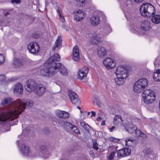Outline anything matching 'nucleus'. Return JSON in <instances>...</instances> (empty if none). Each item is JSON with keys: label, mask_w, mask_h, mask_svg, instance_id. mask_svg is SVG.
Listing matches in <instances>:
<instances>
[{"label": "nucleus", "mask_w": 160, "mask_h": 160, "mask_svg": "<svg viewBox=\"0 0 160 160\" xmlns=\"http://www.w3.org/2000/svg\"><path fill=\"white\" fill-rule=\"evenodd\" d=\"M62 28L67 31H69L70 29V28L68 25L63 24V25Z\"/></svg>", "instance_id": "48"}, {"label": "nucleus", "mask_w": 160, "mask_h": 160, "mask_svg": "<svg viewBox=\"0 0 160 160\" xmlns=\"http://www.w3.org/2000/svg\"><path fill=\"white\" fill-rule=\"evenodd\" d=\"M125 128L127 131L131 133H134L136 129V126L132 122L125 125Z\"/></svg>", "instance_id": "24"}, {"label": "nucleus", "mask_w": 160, "mask_h": 160, "mask_svg": "<svg viewBox=\"0 0 160 160\" xmlns=\"http://www.w3.org/2000/svg\"><path fill=\"white\" fill-rule=\"evenodd\" d=\"M21 154L24 156L28 158H33L40 156L45 158H47L50 156V153L48 148L45 145L39 146L38 151L30 149L29 147L23 144L20 148Z\"/></svg>", "instance_id": "2"}, {"label": "nucleus", "mask_w": 160, "mask_h": 160, "mask_svg": "<svg viewBox=\"0 0 160 160\" xmlns=\"http://www.w3.org/2000/svg\"><path fill=\"white\" fill-rule=\"evenodd\" d=\"M66 122L61 119H59L57 121L58 123L61 127H64Z\"/></svg>", "instance_id": "38"}, {"label": "nucleus", "mask_w": 160, "mask_h": 160, "mask_svg": "<svg viewBox=\"0 0 160 160\" xmlns=\"http://www.w3.org/2000/svg\"><path fill=\"white\" fill-rule=\"evenodd\" d=\"M151 21L153 23L158 24L160 23V15H156L153 16Z\"/></svg>", "instance_id": "30"}, {"label": "nucleus", "mask_w": 160, "mask_h": 160, "mask_svg": "<svg viewBox=\"0 0 160 160\" xmlns=\"http://www.w3.org/2000/svg\"><path fill=\"white\" fill-rule=\"evenodd\" d=\"M116 76L117 78L115 79V83L119 85L123 84L126 78H122L121 76H120V77H119L118 76Z\"/></svg>", "instance_id": "29"}, {"label": "nucleus", "mask_w": 160, "mask_h": 160, "mask_svg": "<svg viewBox=\"0 0 160 160\" xmlns=\"http://www.w3.org/2000/svg\"><path fill=\"white\" fill-rule=\"evenodd\" d=\"M126 17V18L127 19V20H130V19H129V17Z\"/></svg>", "instance_id": "61"}, {"label": "nucleus", "mask_w": 160, "mask_h": 160, "mask_svg": "<svg viewBox=\"0 0 160 160\" xmlns=\"http://www.w3.org/2000/svg\"><path fill=\"white\" fill-rule=\"evenodd\" d=\"M142 100L147 104L153 103L156 99V93L150 89L145 90L142 94Z\"/></svg>", "instance_id": "5"}, {"label": "nucleus", "mask_w": 160, "mask_h": 160, "mask_svg": "<svg viewBox=\"0 0 160 160\" xmlns=\"http://www.w3.org/2000/svg\"><path fill=\"white\" fill-rule=\"evenodd\" d=\"M77 4L78 6L82 7L86 4L85 0H76Z\"/></svg>", "instance_id": "33"}, {"label": "nucleus", "mask_w": 160, "mask_h": 160, "mask_svg": "<svg viewBox=\"0 0 160 160\" xmlns=\"http://www.w3.org/2000/svg\"><path fill=\"white\" fill-rule=\"evenodd\" d=\"M97 99L96 98H95V99H93V102H97Z\"/></svg>", "instance_id": "59"}, {"label": "nucleus", "mask_w": 160, "mask_h": 160, "mask_svg": "<svg viewBox=\"0 0 160 160\" xmlns=\"http://www.w3.org/2000/svg\"><path fill=\"white\" fill-rule=\"evenodd\" d=\"M38 84L34 80L30 79L28 80L25 86V89L26 91L28 92H32L34 91Z\"/></svg>", "instance_id": "10"}, {"label": "nucleus", "mask_w": 160, "mask_h": 160, "mask_svg": "<svg viewBox=\"0 0 160 160\" xmlns=\"http://www.w3.org/2000/svg\"><path fill=\"white\" fill-rule=\"evenodd\" d=\"M59 17L61 21L62 22H65V19L63 16H62L61 13H59Z\"/></svg>", "instance_id": "46"}, {"label": "nucleus", "mask_w": 160, "mask_h": 160, "mask_svg": "<svg viewBox=\"0 0 160 160\" xmlns=\"http://www.w3.org/2000/svg\"><path fill=\"white\" fill-rule=\"evenodd\" d=\"M68 155H64L61 159V160H68Z\"/></svg>", "instance_id": "49"}, {"label": "nucleus", "mask_w": 160, "mask_h": 160, "mask_svg": "<svg viewBox=\"0 0 160 160\" xmlns=\"http://www.w3.org/2000/svg\"><path fill=\"white\" fill-rule=\"evenodd\" d=\"M90 114V112H88V113H87V114L88 115H89Z\"/></svg>", "instance_id": "63"}, {"label": "nucleus", "mask_w": 160, "mask_h": 160, "mask_svg": "<svg viewBox=\"0 0 160 160\" xmlns=\"http://www.w3.org/2000/svg\"><path fill=\"white\" fill-rule=\"evenodd\" d=\"M46 88L42 85L38 84L34 92L37 96L40 97L43 94Z\"/></svg>", "instance_id": "18"}, {"label": "nucleus", "mask_w": 160, "mask_h": 160, "mask_svg": "<svg viewBox=\"0 0 160 160\" xmlns=\"http://www.w3.org/2000/svg\"><path fill=\"white\" fill-rule=\"evenodd\" d=\"M80 125L81 126L83 127L86 130L88 129V127L89 126L83 121L80 122Z\"/></svg>", "instance_id": "35"}, {"label": "nucleus", "mask_w": 160, "mask_h": 160, "mask_svg": "<svg viewBox=\"0 0 160 160\" xmlns=\"http://www.w3.org/2000/svg\"><path fill=\"white\" fill-rule=\"evenodd\" d=\"M125 4L128 8H131L132 6V1L130 0H127L126 2H125Z\"/></svg>", "instance_id": "40"}, {"label": "nucleus", "mask_w": 160, "mask_h": 160, "mask_svg": "<svg viewBox=\"0 0 160 160\" xmlns=\"http://www.w3.org/2000/svg\"><path fill=\"white\" fill-rule=\"evenodd\" d=\"M60 9L58 8V9L57 10V12L59 14V13H60Z\"/></svg>", "instance_id": "55"}, {"label": "nucleus", "mask_w": 160, "mask_h": 160, "mask_svg": "<svg viewBox=\"0 0 160 160\" xmlns=\"http://www.w3.org/2000/svg\"><path fill=\"white\" fill-rule=\"evenodd\" d=\"M22 65V62L21 60L17 58H15L13 59V65L15 68H17L21 66Z\"/></svg>", "instance_id": "27"}, {"label": "nucleus", "mask_w": 160, "mask_h": 160, "mask_svg": "<svg viewBox=\"0 0 160 160\" xmlns=\"http://www.w3.org/2000/svg\"><path fill=\"white\" fill-rule=\"evenodd\" d=\"M72 58V59L75 61H78L80 58L79 50L77 46H75L73 48Z\"/></svg>", "instance_id": "20"}, {"label": "nucleus", "mask_w": 160, "mask_h": 160, "mask_svg": "<svg viewBox=\"0 0 160 160\" xmlns=\"http://www.w3.org/2000/svg\"><path fill=\"white\" fill-rule=\"evenodd\" d=\"M116 152L114 151H112L107 156L108 160H112L115 156Z\"/></svg>", "instance_id": "34"}, {"label": "nucleus", "mask_w": 160, "mask_h": 160, "mask_svg": "<svg viewBox=\"0 0 160 160\" xmlns=\"http://www.w3.org/2000/svg\"><path fill=\"white\" fill-rule=\"evenodd\" d=\"M100 15H94L92 16L90 19L91 24L93 26H96L98 25L100 21L99 17Z\"/></svg>", "instance_id": "21"}, {"label": "nucleus", "mask_w": 160, "mask_h": 160, "mask_svg": "<svg viewBox=\"0 0 160 160\" xmlns=\"http://www.w3.org/2000/svg\"><path fill=\"white\" fill-rule=\"evenodd\" d=\"M103 32L97 31L94 32L91 37V43L92 44H97L100 41L101 38L109 34L112 30L108 24H105L104 26Z\"/></svg>", "instance_id": "3"}, {"label": "nucleus", "mask_w": 160, "mask_h": 160, "mask_svg": "<svg viewBox=\"0 0 160 160\" xmlns=\"http://www.w3.org/2000/svg\"><path fill=\"white\" fill-rule=\"evenodd\" d=\"M131 152V150L128 148H123L117 151L118 157H123L129 155Z\"/></svg>", "instance_id": "17"}, {"label": "nucleus", "mask_w": 160, "mask_h": 160, "mask_svg": "<svg viewBox=\"0 0 160 160\" xmlns=\"http://www.w3.org/2000/svg\"><path fill=\"white\" fill-rule=\"evenodd\" d=\"M6 79V77L4 75H0V82H2Z\"/></svg>", "instance_id": "45"}, {"label": "nucleus", "mask_w": 160, "mask_h": 160, "mask_svg": "<svg viewBox=\"0 0 160 160\" xmlns=\"http://www.w3.org/2000/svg\"><path fill=\"white\" fill-rule=\"evenodd\" d=\"M97 104H98V102H97Z\"/></svg>", "instance_id": "64"}, {"label": "nucleus", "mask_w": 160, "mask_h": 160, "mask_svg": "<svg viewBox=\"0 0 160 160\" xmlns=\"http://www.w3.org/2000/svg\"><path fill=\"white\" fill-rule=\"evenodd\" d=\"M55 64L54 63V64ZM54 67V71H55V74L59 72L61 75L63 76H65L68 74L67 69L61 63H58V64H56Z\"/></svg>", "instance_id": "14"}, {"label": "nucleus", "mask_w": 160, "mask_h": 160, "mask_svg": "<svg viewBox=\"0 0 160 160\" xmlns=\"http://www.w3.org/2000/svg\"><path fill=\"white\" fill-rule=\"evenodd\" d=\"M149 27V23L147 21H145L141 22L140 25L141 30L146 31L148 30Z\"/></svg>", "instance_id": "26"}, {"label": "nucleus", "mask_w": 160, "mask_h": 160, "mask_svg": "<svg viewBox=\"0 0 160 160\" xmlns=\"http://www.w3.org/2000/svg\"><path fill=\"white\" fill-rule=\"evenodd\" d=\"M144 0H133V1L136 3H139L142 2Z\"/></svg>", "instance_id": "51"}, {"label": "nucleus", "mask_w": 160, "mask_h": 160, "mask_svg": "<svg viewBox=\"0 0 160 160\" xmlns=\"http://www.w3.org/2000/svg\"><path fill=\"white\" fill-rule=\"evenodd\" d=\"M109 139L110 141L115 142H118L119 140V139L113 137H111L109 138Z\"/></svg>", "instance_id": "41"}, {"label": "nucleus", "mask_w": 160, "mask_h": 160, "mask_svg": "<svg viewBox=\"0 0 160 160\" xmlns=\"http://www.w3.org/2000/svg\"><path fill=\"white\" fill-rule=\"evenodd\" d=\"M153 77L155 81L160 82V69H157L153 72Z\"/></svg>", "instance_id": "28"}, {"label": "nucleus", "mask_w": 160, "mask_h": 160, "mask_svg": "<svg viewBox=\"0 0 160 160\" xmlns=\"http://www.w3.org/2000/svg\"><path fill=\"white\" fill-rule=\"evenodd\" d=\"M4 61V58L3 55L0 54V65L2 64Z\"/></svg>", "instance_id": "42"}, {"label": "nucleus", "mask_w": 160, "mask_h": 160, "mask_svg": "<svg viewBox=\"0 0 160 160\" xmlns=\"http://www.w3.org/2000/svg\"><path fill=\"white\" fill-rule=\"evenodd\" d=\"M77 108L79 109H81L80 107L79 106H78Z\"/></svg>", "instance_id": "62"}, {"label": "nucleus", "mask_w": 160, "mask_h": 160, "mask_svg": "<svg viewBox=\"0 0 160 160\" xmlns=\"http://www.w3.org/2000/svg\"><path fill=\"white\" fill-rule=\"evenodd\" d=\"M9 13L8 12H6L5 13V16H8V15H9Z\"/></svg>", "instance_id": "58"}, {"label": "nucleus", "mask_w": 160, "mask_h": 160, "mask_svg": "<svg viewBox=\"0 0 160 160\" xmlns=\"http://www.w3.org/2000/svg\"><path fill=\"white\" fill-rule=\"evenodd\" d=\"M89 154L91 157H94V154L92 150H91L89 152Z\"/></svg>", "instance_id": "52"}, {"label": "nucleus", "mask_w": 160, "mask_h": 160, "mask_svg": "<svg viewBox=\"0 0 160 160\" xmlns=\"http://www.w3.org/2000/svg\"><path fill=\"white\" fill-rule=\"evenodd\" d=\"M97 54L100 58H103L107 55V50L102 46H99L97 49Z\"/></svg>", "instance_id": "22"}, {"label": "nucleus", "mask_w": 160, "mask_h": 160, "mask_svg": "<svg viewBox=\"0 0 160 160\" xmlns=\"http://www.w3.org/2000/svg\"><path fill=\"white\" fill-rule=\"evenodd\" d=\"M91 113L92 114L91 116V117L95 116V114H96L95 112H94V111H91Z\"/></svg>", "instance_id": "54"}, {"label": "nucleus", "mask_w": 160, "mask_h": 160, "mask_svg": "<svg viewBox=\"0 0 160 160\" xmlns=\"http://www.w3.org/2000/svg\"><path fill=\"white\" fill-rule=\"evenodd\" d=\"M60 59V58L59 54L56 53L55 54L50 58L48 60H47L45 62V65H47L49 64V65H52V66L55 67V66H57L54 63L58 64V63L57 62L59 61Z\"/></svg>", "instance_id": "9"}, {"label": "nucleus", "mask_w": 160, "mask_h": 160, "mask_svg": "<svg viewBox=\"0 0 160 160\" xmlns=\"http://www.w3.org/2000/svg\"><path fill=\"white\" fill-rule=\"evenodd\" d=\"M68 93L71 101L73 104L77 105L80 103L78 96L75 92L68 90Z\"/></svg>", "instance_id": "12"}, {"label": "nucleus", "mask_w": 160, "mask_h": 160, "mask_svg": "<svg viewBox=\"0 0 160 160\" xmlns=\"http://www.w3.org/2000/svg\"><path fill=\"white\" fill-rule=\"evenodd\" d=\"M88 72V68L85 67L80 69L78 74V78L80 80L85 78Z\"/></svg>", "instance_id": "19"}, {"label": "nucleus", "mask_w": 160, "mask_h": 160, "mask_svg": "<svg viewBox=\"0 0 160 160\" xmlns=\"http://www.w3.org/2000/svg\"><path fill=\"white\" fill-rule=\"evenodd\" d=\"M134 132L135 133L137 136H139L142 134V132L141 131L139 130H137V128L136 130H135Z\"/></svg>", "instance_id": "44"}, {"label": "nucleus", "mask_w": 160, "mask_h": 160, "mask_svg": "<svg viewBox=\"0 0 160 160\" xmlns=\"http://www.w3.org/2000/svg\"><path fill=\"white\" fill-rule=\"evenodd\" d=\"M128 70L126 67L119 66L117 68L115 74L119 77L121 76L122 78H127L128 76Z\"/></svg>", "instance_id": "8"}, {"label": "nucleus", "mask_w": 160, "mask_h": 160, "mask_svg": "<svg viewBox=\"0 0 160 160\" xmlns=\"http://www.w3.org/2000/svg\"><path fill=\"white\" fill-rule=\"evenodd\" d=\"M139 29V26L137 23H133L131 26V30L134 33L138 32Z\"/></svg>", "instance_id": "31"}, {"label": "nucleus", "mask_w": 160, "mask_h": 160, "mask_svg": "<svg viewBox=\"0 0 160 160\" xmlns=\"http://www.w3.org/2000/svg\"><path fill=\"white\" fill-rule=\"evenodd\" d=\"M122 119L120 115H116L114 118L113 122L115 124H117L119 122H122Z\"/></svg>", "instance_id": "32"}, {"label": "nucleus", "mask_w": 160, "mask_h": 160, "mask_svg": "<svg viewBox=\"0 0 160 160\" xmlns=\"http://www.w3.org/2000/svg\"><path fill=\"white\" fill-rule=\"evenodd\" d=\"M55 114L57 117L64 119H68L69 116V114L68 112L59 109L55 110Z\"/></svg>", "instance_id": "16"}, {"label": "nucleus", "mask_w": 160, "mask_h": 160, "mask_svg": "<svg viewBox=\"0 0 160 160\" xmlns=\"http://www.w3.org/2000/svg\"><path fill=\"white\" fill-rule=\"evenodd\" d=\"M11 2L12 3H16L18 4L20 3V0H12Z\"/></svg>", "instance_id": "50"}, {"label": "nucleus", "mask_w": 160, "mask_h": 160, "mask_svg": "<svg viewBox=\"0 0 160 160\" xmlns=\"http://www.w3.org/2000/svg\"><path fill=\"white\" fill-rule=\"evenodd\" d=\"M74 19L78 21H81L84 16V12L80 9H77L73 12Z\"/></svg>", "instance_id": "15"}, {"label": "nucleus", "mask_w": 160, "mask_h": 160, "mask_svg": "<svg viewBox=\"0 0 160 160\" xmlns=\"http://www.w3.org/2000/svg\"><path fill=\"white\" fill-rule=\"evenodd\" d=\"M72 126H73V124H72L69 122H66V124L64 127V128H70L71 127H72Z\"/></svg>", "instance_id": "43"}, {"label": "nucleus", "mask_w": 160, "mask_h": 160, "mask_svg": "<svg viewBox=\"0 0 160 160\" xmlns=\"http://www.w3.org/2000/svg\"><path fill=\"white\" fill-rule=\"evenodd\" d=\"M62 39L61 36L58 37L56 40L55 44L52 48V50L54 51L56 48H60L62 43Z\"/></svg>", "instance_id": "25"}, {"label": "nucleus", "mask_w": 160, "mask_h": 160, "mask_svg": "<svg viewBox=\"0 0 160 160\" xmlns=\"http://www.w3.org/2000/svg\"><path fill=\"white\" fill-rule=\"evenodd\" d=\"M92 141L93 142V148L98 150V144L97 142L95 140H93Z\"/></svg>", "instance_id": "39"}, {"label": "nucleus", "mask_w": 160, "mask_h": 160, "mask_svg": "<svg viewBox=\"0 0 160 160\" xmlns=\"http://www.w3.org/2000/svg\"><path fill=\"white\" fill-rule=\"evenodd\" d=\"M28 49L29 52L32 54H36L40 50L38 44L36 42H31L28 45Z\"/></svg>", "instance_id": "11"}, {"label": "nucleus", "mask_w": 160, "mask_h": 160, "mask_svg": "<svg viewBox=\"0 0 160 160\" xmlns=\"http://www.w3.org/2000/svg\"><path fill=\"white\" fill-rule=\"evenodd\" d=\"M88 156H82L79 158L78 160H87Z\"/></svg>", "instance_id": "47"}, {"label": "nucleus", "mask_w": 160, "mask_h": 160, "mask_svg": "<svg viewBox=\"0 0 160 160\" xmlns=\"http://www.w3.org/2000/svg\"><path fill=\"white\" fill-rule=\"evenodd\" d=\"M140 12L143 16L150 17L155 14V10L154 6L151 4L145 3L142 5Z\"/></svg>", "instance_id": "4"}, {"label": "nucleus", "mask_w": 160, "mask_h": 160, "mask_svg": "<svg viewBox=\"0 0 160 160\" xmlns=\"http://www.w3.org/2000/svg\"><path fill=\"white\" fill-rule=\"evenodd\" d=\"M115 128V127L114 126H112L111 128H109V131L110 132H112L113 131V130Z\"/></svg>", "instance_id": "53"}, {"label": "nucleus", "mask_w": 160, "mask_h": 160, "mask_svg": "<svg viewBox=\"0 0 160 160\" xmlns=\"http://www.w3.org/2000/svg\"><path fill=\"white\" fill-rule=\"evenodd\" d=\"M70 128L72 130L73 132L76 134H79V129H78L77 127L76 126L73 125V126H72Z\"/></svg>", "instance_id": "37"}, {"label": "nucleus", "mask_w": 160, "mask_h": 160, "mask_svg": "<svg viewBox=\"0 0 160 160\" xmlns=\"http://www.w3.org/2000/svg\"><path fill=\"white\" fill-rule=\"evenodd\" d=\"M103 63L105 67L108 69L114 68L116 64L114 60L110 58H105L103 60Z\"/></svg>", "instance_id": "13"}, {"label": "nucleus", "mask_w": 160, "mask_h": 160, "mask_svg": "<svg viewBox=\"0 0 160 160\" xmlns=\"http://www.w3.org/2000/svg\"><path fill=\"white\" fill-rule=\"evenodd\" d=\"M148 81L145 78L139 79L136 82L133 86V90L136 92L139 93L141 92L147 86Z\"/></svg>", "instance_id": "6"}, {"label": "nucleus", "mask_w": 160, "mask_h": 160, "mask_svg": "<svg viewBox=\"0 0 160 160\" xmlns=\"http://www.w3.org/2000/svg\"><path fill=\"white\" fill-rule=\"evenodd\" d=\"M157 58L156 59V60H155V62L154 63V65L155 66H156V61L157 60Z\"/></svg>", "instance_id": "60"}, {"label": "nucleus", "mask_w": 160, "mask_h": 160, "mask_svg": "<svg viewBox=\"0 0 160 160\" xmlns=\"http://www.w3.org/2000/svg\"><path fill=\"white\" fill-rule=\"evenodd\" d=\"M133 141V139H131L130 138H126L125 140L126 146H130L132 142Z\"/></svg>", "instance_id": "36"}, {"label": "nucleus", "mask_w": 160, "mask_h": 160, "mask_svg": "<svg viewBox=\"0 0 160 160\" xmlns=\"http://www.w3.org/2000/svg\"><path fill=\"white\" fill-rule=\"evenodd\" d=\"M23 90V86L20 83H16L13 88V91L15 93L19 94L22 93Z\"/></svg>", "instance_id": "23"}, {"label": "nucleus", "mask_w": 160, "mask_h": 160, "mask_svg": "<svg viewBox=\"0 0 160 160\" xmlns=\"http://www.w3.org/2000/svg\"><path fill=\"white\" fill-rule=\"evenodd\" d=\"M44 66L46 67L41 69L40 71L41 75L47 77H50L55 75V71H54V67L52 65H49V64L45 65V63Z\"/></svg>", "instance_id": "7"}, {"label": "nucleus", "mask_w": 160, "mask_h": 160, "mask_svg": "<svg viewBox=\"0 0 160 160\" xmlns=\"http://www.w3.org/2000/svg\"><path fill=\"white\" fill-rule=\"evenodd\" d=\"M102 120V118L101 117H99L97 118V120L98 121H101Z\"/></svg>", "instance_id": "56"}, {"label": "nucleus", "mask_w": 160, "mask_h": 160, "mask_svg": "<svg viewBox=\"0 0 160 160\" xmlns=\"http://www.w3.org/2000/svg\"><path fill=\"white\" fill-rule=\"evenodd\" d=\"M105 125V121H103L101 123V125L102 126H104Z\"/></svg>", "instance_id": "57"}, {"label": "nucleus", "mask_w": 160, "mask_h": 160, "mask_svg": "<svg viewBox=\"0 0 160 160\" xmlns=\"http://www.w3.org/2000/svg\"><path fill=\"white\" fill-rule=\"evenodd\" d=\"M33 103V101L29 99H17L14 101L10 98H5L1 102L2 107L0 108V121L4 122L16 118L26 106L30 108Z\"/></svg>", "instance_id": "1"}]
</instances>
